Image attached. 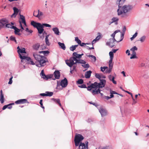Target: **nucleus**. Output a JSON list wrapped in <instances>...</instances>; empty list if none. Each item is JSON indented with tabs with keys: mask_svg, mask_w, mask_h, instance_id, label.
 I'll use <instances>...</instances> for the list:
<instances>
[{
	"mask_svg": "<svg viewBox=\"0 0 149 149\" xmlns=\"http://www.w3.org/2000/svg\"><path fill=\"white\" fill-rule=\"evenodd\" d=\"M114 77L113 76V77H112L110 81H112L114 84H116L117 83L116 81L114 80Z\"/></svg>",
	"mask_w": 149,
	"mask_h": 149,
	"instance_id": "54",
	"label": "nucleus"
},
{
	"mask_svg": "<svg viewBox=\"0 0 149 149\" xmlns=\"http://www.w3.org/2000/svg\"><path fill=\"white\" fill-rule=\"evenodd\" d=\"M95 76L96 78H98L99 80L101 79V77L99 74L98 73H95Z\"/></svg>",
	"mask_w": 149,
	"mask_h": 149,
	"instance_id": "46",
	"label": "nucleus"
},
{
	"mask_svg": "<svg viewBox=\"0 0 149 149\" xmlns=\"http://www.w3.org/2000/svg\"><path fill=\"white\" fill-rule=\"evenodd\" d=\"M101 90H100V89H96L94 88L93 89H92L91 91V93L93 95H95L96 94H98V93H100L101 96L103 95V94L101 93L100 91Z\"/></svg>",
	"mask_w": 149,
	"mask_h": 149,
	"instance_id": "8",
	"label": "nucleus"
},
{
	"mask_svg": "<svg viewBox=\"0 0 149 149\" xmlns=\"http://www.w3.org/2000/svg\"><path fill=\"white\" fill-rule=\"evenodd\" d=\"M5 27L6 28H10L13 29V27H14V26L10 24H6Z\"/></svg>",
	"mask_w": 149,
	"mask_h": 149,
	"instance_id": "38",
	"label": "nucleus"
},
{
	"mask_svg": "<svg viewBox=\"0 0 149 149\" xmlns=\"http://www.w3.org/2000/svg\"><path fill=\"white\" fill-rule=\"evenodd\" d=\"M40 23H37L35 22L32 21H31V25L33 26L34 27L36 28L38 27Z\"/></svg>",
	"mask_w": 149,
	"mask_h": 149,
	"instance_id": "24",
	"label": "nucleus"
},
{
	"mask_svg": "<svg viewBox=\"0 0 149 149\" xmlns=\"http://www.w3.org/2000/svg\"><path fill=\"white\" fill-rule=\"evenodd\" d=\"M112 21L109 23V25H110L111 23L114 22H116L115 23L116 24H117L118 23L117 22L118 20V19L117 17H113L112 19Z\"/></svg>",
	"mask_w": 149,
	"mask_h": 149,
	"instance_id": "28",
	"label": "nucleus"
},
{
	"mask_svg": "<svg viewBox=\"0 0 149 149\" xmlns=\"http://www.w3.org/2000/svg\"><path fill=\"white\" fill-rule=\"evenodd\" d=\"M75 41L78 43V44H81V41L79 39L78 37H76L75 38Z\"/></svg>",
	"mask_w": 149,
	"mask_h": 149,
	"instance_id": "42",
	"label": "nucleus"
},
{
	"mask_svg": "<svg viewBox=\"0 0 149 149\" xmlns=\"http://www.w3.org/2000/svg\"><path fill=\"white\" fill-rule=\"evenodd\" d=\"M25 30L26 32H29L30 33H32L33 32L32 30H29L28 28H26Z\"/></svg>",
	"mask_w": 149,
	"mask_h": 149,
	"instance_id": "56",
	"label": "nucleus"
},
{
	"mask_svg": "<svg viewBox=\"0 0 149 149\" xmlns=\"http://www.w3.org/2000/svg\"><path fill=\"white\" fill-rule=\"evenodd\" d=\"M79 149H86L87 148L85 146V144L84 143L80 142L79 144Z\"/></svg>",
	"mask_w": 149,
	"mask_h": 149,
	"instance_id": "21",
	"label": "nucleus"
},
{
	"mask_svg": "<svg viewBox=\"0 0 149 149\" xmlns=\"http://www.w3.org/2000/svg\"><path fill=\"white\" fill-rule=\"evenodd\" d=\"M39 52L40 53H43L44 55H45L46 54H48L49 53V52L48 51H40Z\"/></svg>",
	"mask_w": 149,
	"mask_h": 149,
	"instance_id": "44",
	"label": "nucleus"
},
{
	"mask_svg": "<svg viewBox=\"0 0 149 149\" xmlns=\"http://www.w3.org/2000/svg\"><path fill=\"white\" fill-rule=\"evenodd\" d=\"M31 59L30 57L27 56H26V60L28 61V62L29 61H31Z\"/></svg>",
	"mask_w": 149,
	"mask_h": 149,
	"instance_id": "64",
	"label": "nucleus"
},
{
	"mask_svg": "<svg viewBox=\"0 0 149 149\" xmlns=\"http://www.w3.org/2000/svg\"><path fill=\"white\" fill-rule=\"evenodd\" d=\"M58 44L60 46V48L63 49V50H65L66 49V47L65 44L63 43H62L60 42H58Z\"/></svg>",
	"mask_w": 149,
	"mask_h": 149,
	"instance_id": "27",
	"label": "nucleus"
},
{
	"mask_svg": "<svg viewBox=\"0 0 149 149\" xmlns=\"http://www.w3.org/2000/svg\"><path fill=\"white\" fill-rule=\"evenodd\" d=\"M28 63H29L31 64L32 65H35V63L31 59V61H29L28 62Z\"/></svg>",
	"mask_w": 149,
	"mask_h": 149,
	"instance_id": "61",
	"label": "nucleus"
},
{
	"mask_svg": "<svg viewBox=\"0 0 149 149\" xmlns=\"http://www.w3.org/2000/svg\"><path fill=\"white\" fill-rule=\"evenodd\" d=\"M84 81L81 79H79L77 81V83L78 84H82L83 83Z\"/></svg>",
	"mask_w": 149,
	"mask_h": 149,
	"instance_id": "45",
	"label": "nucleus"
},
{
	"mask_svg": "<svg viewBox=\"0 0 149 149\" xmlns=\"http://www.w3.org/2000/svg\"><path fill=\"white\" fill-rule=\"evenodd\" d=\"M52 30L54 31V33L57 35H59V31L57 27H55L52 29Z\"/></svg>",
	"mask_w": 149,
	"mask_h": 149,
	"instance_id": "26",
	"label": "nucleus"
},
{
	"mask_svg": "<svg viewBox=\"0 0 149 149\" xmlns=\"http://www.w3.org/2000/svg\"><path fill=\"white\" fill-rule=\"evenodd\" d=\"M73 59L74 61L76 62V63H78L77 62H78V61L79 59H77V58H76L75 57H74V56L72 57V58Z\"/></svg>",
	"mask_w": 149,
	"mask_h": 149,
	"instance_id": "59",
	"label": "nucleus"
},
{
	"mask_svg": "<svg viewBox=\"0 0 149 149\" xmlns=\"http://www.w3.org/2000/svg\"><path fill=\"white\" fill-rule=\"evenodd\" d=\"M100 81V82L99 83L95 82L94 83L91 84L90 85L88 86L87 90L90 91L92 89L94 88L100 89L104 87L105 85L106 80L104 79H101Z\"/></svg>",
	"mask_w": 149,
	"mask_h": 149,
	"instance_id": "2",
	"label": "nucleus"
},
{
	"mask_svg": "<svg viewBox=\"0 0 149 149\" xmlns=\"http://www.w3.org/2000/svg\"><path fill=\"white\" fill-rule=\"evenodd\" d=\"M42 100H40V104L41 106V107L43 108V109H44V106H43V104H42Z\"/></svg>",
	"mask_w": 149,
	"mask_h": 149,
	"instance_id": "58",
	"label": "nucleus"
},
{
	"mask_svg": "<svg viewBox=\"0 0 149 149\" xmlns=\"http://www.w3.org/2000/svg\"><path fill=\"white\" fill-rule=\"evenodd\" d=\"M126 29V28L125 26H124L123 28V30H122L123 33H122L121 32V36H120L121 39L119 41H118L117 42H119L120 41H121L123 39V38H124V35L125 32V31Z\"/></svg>",
	"mask_w": 149,
	"mask_h": 149,
	"instance_id": "14",
	"label": "nucleus"
},
{
	"mask_svg": "<svg viewBox=\"0 0 149 149\" xmlns=\"http://www.w3.org/2000/svg\"><path fill=\"white\" fill-rule=\"evenodd\" d=\"M109 55L110 56V58L113 59L114 54L113 53V52H109Z\"/></svg>",
	"mask_w": 149,
	"mask_h": 149,
	"instance_id": "43",
	"label": "nucleus"
},
{
	"mask_svg": "<svg viewBox=\"0 0 149 149\" xmlns=\"http://www.w3.org/2000/svg\"><path fill=\"white\" fill-rule=\"evenodd\" d=\"M55 78L56 79H59L60 77V72L58 70L55 71L54 72Z\"/></svg>",
	"mask_w": 149,
	"mask_h": 149,
	"instance_id": "15",
	"label": "nucleus"
},
{
	"mask_svg": "<svg viewBox=\"0 0 149 149\" xmlns=\"http://www.w3.org/2000/svg\"><path fill=\"white\" fill-rule=\"evenodd\" d=\"M114 77L113 76V77H112L110 81H112L114 84H116L117 83L116 81L114 80Z\"/></svg>",
	"mask_w": 149,
	"mask_h": 149,
	"instance_id": "53",
	"label": "nucleus"
},
{
	"mask_svg": "<svg viewBox=\"0 0 149 149\" xmlns=\"http://www.w3.org/2000/svg\"><path fill=\"white\" fill-rule=\"evenodd\" d=\"M100 37L98 36H97L95 39L92 42V45H93V44L95 43L96 41H98Z\"/></svg>",
	"mask_w": 149,
	"mask_h": 149,
	"instance_id": "40",
	"label": "nucleus"
},
{
	"mask_svg": "<svg viewBox=\"0 0 149 149\" xmlns=\"http://www.w3.org/2000/svg\"><path fill=\"white\" fill-rule=\"evenodd\" d=\"M115 38H112L109 39V41L108 42L106 43V45L109 46L111 47H112L115 46V42H118Z\"/></svg>",
	"mask_w": 149,
	"mask_h": 149,
	"instance_id": "7",
	"label": "nucleus"
},
{
	"mask_svg": "<svg viewBox=\"0 0 149 149\" xmlns=\"http://www.w3.org/2000/svg\"><path fill=\"white\" fill-rule=\"evenodd\" d=\"M120 32V30H117L115 31L112 34H111V36L113 37L112 38H115V36L116 33L118 32Z\"/></svg>",
	"mask_w": 149,
	"mask_h": 149,
	"instance_id": "29",
	"label": "nucleus"
},
{
	"mask_svg": "<svg viewBox=\"0 0 149 149\" xmlns=\"http://www.w3.org/2000/svg\"><path fill=\"white\" fill-rule=\"evenodd\" d=\"M27 102V100L26 99H19L15 102V103L17 104H24Z\"/></svg>",
	"mask_w": 149,
	"mask_h": 149,
	"instance_id": "12",
	"label": "nucleus"
},
{
	"mask_svg": "<svg viewBox=\"0 0 149 149\" xmlns=\"http://www.w3.org/2000/svg\"><path fill=\"white\" fill-rule=\"evenodd\" d=\"M44 26L49 27H51V25L48 24L44 23L42 24L40 23L38 27L36 28V29L38 30V33L39 34H41L43 33L44 31L43 29Z\"/></svg>",
	"mask_w": 149,
	"mask_h": 149,
	"instance_id": "5",
	"label": "nucleus"
},
{
	"mask_svg": "<svg viewBox=\"0 0 149 149\" xmlns=\"http://www.w3.org/2000/svg\"><path fill=\"white\" fill-rule=\"evenodd\" d=\"M84 137L80 134H76L74 137V141L75 146L76 147L79 146V144L81 141L84 139Z\"/></svg>",
	"mask_w": 149,
	"mask_h": 149,
	"instance_id": "4",
	"label": "nucleus"
},
{
	"mask_svg": "<svg viewBox=\"0 0 149 149\" xmlns=\"http://www.w3.org/2000/svg\"><path fill=\"white\" fill-rule=\"evenodd\" d=\"M8 22V20L6 18H4L0 19V24L4 26Z\"/></svg>",
	"mask_w": 149,
	"mask_h": 149,
	"instance_id": "13",
	"label": "nucleus"
},
{
	"mask_svg": "<svg viewBox=\"0 0 149 149\" xmlns=\"http://www.w3.org/2000/svg\"><path fill=\"white\" fill-rule=\"evenodd\" d=\"M40 75L42 78H43L45 79H47L49 77H48V76L45 75L44 73V71L43 70H42L41 71V72L40 73Z\"/></svg>",
	"mask_w": 149,
	"mask_h": 149,
	"instance_id": "19",
	"label": "nucleus"
},
{
	"mask_svg": "<svg viewBox=\"0 0 149 149\" xmlns=\"http://www.w3.org/2000/svg\"><path fill=\"white\" fill-rule=\"evenodd\" d=\"M88 56L89 57H91V58L93 59V61L94 62H95L96 61V57L95 56H94L93 55H88Z\"/></svg>",
	"mask_w": 149,
	"mask_h": 149,
	"instance_id": "47",
	"label": "nucleus"
},
{
	"mask_svg": "<svg viewBox=\"0 0 149 149\" xmlns=\"http://www.w3.org/2000/svg\"><path fill=\"white\" fill-rule=\"evenodd\" d=\"M146 36H143L139 38V40L141 42H143L146 40Z\"/></svg>",
	"mask_w": 149,
	"mask_h": 149,
	"instance_id": "33",
	"label": "nucleus"
},
{
	"mask_svg": "<svg viewBox=\"0 0 149 149\" xmlns=\"http://www.w3.org/2000/svg\"><path fill=\"white\" fill-rule=\"evenodd\" d=\"M81 66L84 67V68H88L90 67V66L88 64H83Z\"/></svg>",
	"mask_w": 149,
	"mask_h": 149,
	"instance_id": "36",
	"label": "nucleus"
},
{
	"mask_svg": "<svg viewBox=\"0 0 149 149\" xmlns=\"http://www.w3.org/2000/svg\"><path fill=\"white\" fill-rule=\"evenodd\" d=\"M92 72L91 70H89L86 72L85 73V77L86 78L88 79L90 78L91 74Z\"/></svg>",
	"mask_w": 149,
	"mask_h": 149,
	"instance_id": "20",
	"label": "nucleus"
},
{
	"mask_svg": "<svg viewBox=\"0 0 149 149\" xmlns=\"http://www.w3.org/2000/svg\"><path fill=\"white\" fill-rule=\"evenodd\" d=\"M19 15L20 16V19L22 20V22L25 20V17L22 15H21L19 14Z\"/></svg>",
	"mask_w": 149,
	"mask_h": 149,
	"instance_id": "41",
	"label": "nucleus"
},
{
	"mask_svg": "<svg viewBox=\"0 0 149 149\" xmlns=\"http://www.w3.org/2000/svg\"><path fill=\"white\" fill-rule=\"evenodd\" d=\"M86 44H87V45H89V44H90V43H81V44H80L79 45H80V46H84V45H86Z\"/></svg>",
	"mask_w": 149,
	"mask_h": 149,
	"instance_id": "62",
	"label": "nucleus"
},
{
	"mask_svg": "<svg viewBox=\"0 0 149 149\" xmlns=\"http://www.w3.org/2000/svg\"><path fill=\"white\" fill-rule=\"evenodd\" d=\"M76 66H75L74 65H73V66L72 67V70L73 71L77 72V69L76 68Z\"/></svg>",
	"mask_w": 149,
	"mask_h": 149,
	"instance_id": "49",
	"label": "nucleus"
},
{
	"mask_svg": "<svg viewBox=\"0 0 149 149\" xmlns=\"http://www.w3.org/2000/svg\"><path fill=\"white\" fill-rule=\"evenodd\" d=\"M14 11V13L11 15V17H15L19 12V10L16 7H14L13 8Z\"/></svg>",
	"mask_w": 149,
	"mask_h": 149,
	"instance_id": "11",
	"label": "nucleus"
},
{
	"mask_svg": "<svg viewBox=\"0 0 149 149\" xmlns=\"http://www.w3.org/2000/svg\"><path fill=\"white\" fill-rule=\"evenodd\" d=\"M19 55V54H21L20 53H26V52L25 51V48H23L22 49H20V50L19 51V52H18Z\"/></svg>",
	"mask_w": 149,
	"mask_h": 149,
	"instance_id": "30",
	"label": "nucleus"
},
{
	"mask_svg": "<svg viewBox=\"0 0 149 149\" xmlns=\"http://www.w3.org/2000/svg\"><path fill=\"white\" fill-rule=\"evenodd\" d=\"M4 97L3 94V93L2 90L0 91V101L1 104L3 103L4 101Z\"/></svg>",
	"mask_w": 149,
	"mask_h": 149,
	"instance_id": "17",
	"label": "nucleus"
},
{
	"mask_svg": "<svg viewBox=\"0 0 149 149\" xmlns=\"http://www.w3.org/2000/svg\"><path fill=\"white\" fill-rule=\"evenodd\" d=\"M126 53L127 54L128 56H129L130 55V51L129 50L127 49L126 51Z\"/></svg>",
	"mask_w": 149,
	"mask_h": 149,
	"instance_id": "63",
	"label": "nucleus"
},
{
	"mask_svg": "<svg viewBox=\"0 0 149 149\" xmlns=\"http://www.w3.org/2000/svg\"><path fill=\"white\" fill-rule=\"evenodd\" d=\"M78 63L81 64H85L86 63V62L84 60L82 59H79Z\"/></svg>",
	"mask_w": 149,
	"mask_h": 149,
	"instance_id": "35",
	"label": "nucleus"
},
{
	"mask_svg": "<svg viewBox=\"0 0 149 149\" xmlns=\"http://www.w3.org/2000/svg\"><path fill=\"white\" fill-rule=\"evenodd\" d=\"M15 39V37L13 36H11L10 37V39L11 41H13Z\"/></svg>",
	"mask_w": 149,
	"mask_h": 149,
	"instance_id": "60",
	"label": "nucleus"
},
{
	"mask_svg": "<svg viewBox=\"0 0 149 149\" xmlns=\"http://www.w3.org/2000/svg\"><path fill=\"white\" fill-rule=\"evenodd\" d=\"M112 69L109 68L108 69L107 68V69H106L104 73H109L111 72Z\"/></svg>",
	"mask_w": 149,
	"mask_h": 149,
	"instance_id": "37",
	"label": "nucleus"
},
{
	"mask_svg": "<svg viewBox=\"0 0 149 149\" xmlns=\"http://www.w3.org/2000/svg\"><path fill=\"white\" fill-rule=\"evenodd\" d=\"M99 149H112V148L111 147L108 146L103 147H100L99 148Z\"/></svg>",
	"mask_w": 149,
	"mask_h": 149,
	"instance_id": "34",
	"label": "nucleus"
},
{
	"mask_svg": "<svg viewBox=\"0 0 149 149\" xmlns=\"http://www.w3.org/2000/svg\"><path fill=\"white\" fill-rule=\"evenodd\" d=\"M101 71L102 72H104L105 71L106 69H107V67H101L100 68Z\"/></svg>",
	"mask_w": 149,
	"mask_h": 149,
	"instance_id": "50",
	"label": "nucleus"
},
{
	"mask_svg": "<svg viewBox=\"0 0 149 149\" xmlns=\"http://www.w3.org/2000/svg\"><path fill=\"white\" fill-rule=\"evenodd\" d=\"M40 46V44L37 43L33 45L32 46V47L33 49L35 50H38L39 49Z\"/></svg>",
	"mask_w": 149,
	"mask_h": 149,
	"instance_id": "23",
	"label": "nucleus"
},
{
	"mask_svg": "<svg viewBox=\"0 0 149 149\" xmlns=\"http://www.w3.org/2000/svg\"><path fill=\"white\" fill-rule=\"evenodd\" d=\"M124 0H117L116 4L118 5L119 8L118 9V15H119L123 13H126L132 9L133 7L132 6L128 5H125L122 7L121 5L123 3Z\"/></svg>",
	"mask_w": 149,
	"mask_h": 149,
	"instance_id": "1",
	"label": "nucleus"
},
{
	"mask_svg": "<svg viewBox=\"0 0 149 149\" xmlns=\"http://www.w3.org/2000/svg\"><path fill=\"white\" fill-rule=\"evenodd\" d=\"M79 87L82 88H87V87H86V85L84 84H83L79 86Z\"/></svg>",
	"mask_w": 149,
	"mask_h": 149,
	"instance_id": "51",
	"label": "nucleus"
},
{
	"mask_svg": "<svg viewBox=\"0 0 149 149\" xmlns=\"http://www.w3.org/2000/svg\"><path fill=\"white\" fill-rule=\"evenodd\" d=\"M99 111L102 117H104L107 115V111L105 109L103 108H100Z\"/></svg>",
	"mask_w": 149,
	"mask_h": 149,
	"instance_id": "10",
	"label": "nucleus"
},
{
	"mask_svg": "<svg viewBox=\"0 0 149 149\" xmlns=\"http://www.w3.org/2000/svg\"><path fill=\"white\" fill-rule=\"evenodd\" d=\"M43 15V13L40 11L39 10H38V14L36 15H35V13H33V15L34 16L37 17L38 18H39L40 17Z\"/></svg>",
	"mask_w": 149,
	"mask_h": 149,
	"instance_id": "25",
	"label": "nucleus"
},
{
	"mask_svg": "<svg viewBox=\"0 0 149 149\" xmlns=\"http://www.w3.org/2000/svg\"><path fill=\"white\" fill-rule=\"evenodd\" d=\"M137 58V57H136V55H134L131 54V56L130 57V59H133V58Z\"/></svg>",
	"mask_w": 149,
	"mask_h": 149,
	"instance_id": "57",
	"label": "nucleus"
},
{
	"mask_svg": "<svg viewBox=\"0 0 149 149\" xmlns=\"http://www.w3.org/2000/svg\"><path fill=\"white\" fill-rule=\"evenodd\" d=\"M76 48H75L74 45H72V46L70 47V50L72 51H73Z\"/></svg>",
	"mask_w": 149,
	"mask_h": 149,
	"instance_id": "55",
	"label": "nucleus"
},
{
	"mask_svg": "<svg viewBox=\"0 0 149 149\" xmlns=\"http://www.w3.org/2000/svg\"><path fill=\"white\" fill-rule=\"evenodd\" d=\"M46 93L47 95V96H51L53 94V93L52 92L47 91Z\"/></svg>",
	"mask_w": 149,
	"mask_h": 149,
	"instance_id": "32",
	"label": "nucleus"
},
{
	"mask_svg": "<svg viewBox=\"0 0 149 149\" xmlns=\"http://www.w3.org/2000/svg\"><path fill=\"white\" fill-rule=\"evenodd\" d=\"M49 36L47 35L45 37V42L46 45L48 46H49L50 45V43L49 42L48 39V37Z\"/></svg>",
	"mask_w": 149,
	"mask_h": 149,
	"instance_id": "31",
	"label": "nucleus"
},
{
	"mask_svg": "<svg viewBox=\"0 0 149 149\" xmlns=\"http://www.w3.org/2000/svg\"><path fill=\"white\" fill-rule=\"evenodd\" d=\"M72 57L70 58L69 60H66L65 63L70 68H72L73 65L74 61Z\"/></svg>",
	"mask_w": 149,
	"mask_h": 149,
	"instance_id": "9",
	"label": "nucleus"
},
{
	"mask_svg": "<svg viewBox=\"0 0 149 149\" xmlns=\"http://www.w3.org/2000/svg\"><path fill=\"white\" fill-rule=\"evenodd\" d=\"M13 29L15 30L14 33L15 34L20 36L21 34L19 33L20 31V29H19L16 27H13Z\"/></svg>",
	"mask_w": 149,
	"mask_h": 149,
	"instance_id": "16",
	"label": "nucleus"
},
{
	"mask_svg": "<svg viewBox=\"0 0 149 149\" xmlns=\"http://www.w3.org/2000/svg\"><path fill=\"white\" fill-rule=\"evenodd\" d=\"M138 49L135 46H134L130 49V50L132 51H135Z\"/></svg>",
	"mask_w": 149,
	"mask_h": 149,
	"instance_id": "48",
	"label": "nucleus"
},
{
	"mask_svg": "<svg viewBox=\"0 0 149 149\" xmlns=\"http://www.w3.org/2000/svg\"><path fill=\"white\" fill-rule=\"evenodd\" d=\"M33 56L35 59L40 63L39 64L36 65L38 67H40L44 66L45 65L44 64L47 61L46 57L38 55L36 53H33Z\"/></svg>",
	"mask_w": 149,
	"mask_h": 149,
	"instance_id": "3",
	"label": "nucleus"
},
{
	"mask_svg": "<svg viewBox=\"0 0 149 149\" xmlns=\"http://www.w3.org/2000/svg\"><path fill=\"white\" fill-rule=\"evenodd\" d=\"M68 84L67 80L66 78H65L63 79L60 82L57 81L56 88H58V87L60 86H61L63 88H65L67 86Z\"/></svg>",
	"mask_w": 149,
	"mask_h": 149,
	"instance_id": "6",
	"label": "nucleus"
},
{
	"mask_svg": "<svg viewBox=\"0 0 149 149\" xmlns=\"http://www.w3.org/2000/svg\"><path fill=\"white\" fill-rule=\"evenodd\" d=\"M20 58L22 59H26V56H22L21 54H19V55Z\"/></svg>",
	"mask_w": 149,
	"mask_h": 149,
	"instance_id": "52",
	"label": "nucleus"
},
{
	"mask_svg": "<svg viewBox=\"0 0 149 149\" xmlns=\"http://www.w3.org/2000/svg\"><path fill=\"white\" fill-rule=\"evenodd\" d=\"M83 55V54H78L76 52H74L72 54V55L73 56L75 57L76 58L79 59L81 58L82 56Z\"/></svg>",
	"mask_w": 149,
	"mask_h": 149,
	"instance_id": "22",
	"label": "nucleus"
},
{
	"mask_svg": "<svg viewBox=\"0 0 149 149\" xmlns=\"http://www.w3.org/2000/svg\"><path fill=\"white\" fill-rule=\"evenodd\" d=\"M12 104H14V103H10V104H8L4 105V106H3V107L2 108V110H5L6 108H7V107H8V106H10V105H11Z\"/></svg>",
	"mask_w": 149,
	"mask_h": 149,
	"instance_id": "39",
	"label": "nucleus"
},
{
	"mask_svg": "<svg viewBox=\"0 0 149 149\" xmlns=\"http://www.w3.org/2000/svg\"><path fill=\"white\" fill-rule=\"evenodd\" d=\"M52 100H53L54 102L58 104L59 106L63 110V108L61 107V105L60 103V101L59 99H55L54 98H52L51 99Z\"/></svg>",
	"mask_w": 149,
	"mask_h": 149,
	"instance_id": "18",
	"label": "nucleus"
}]
</instances>
